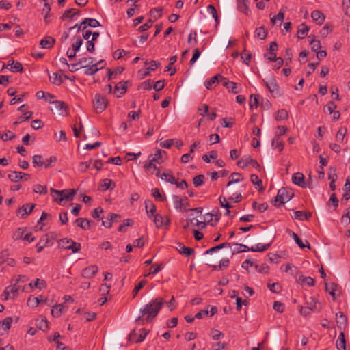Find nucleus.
Here are the masks:
<instances>
[{"instance_id":"61","label":"nucleus","mask_w":350,"mask_h":350,"mask_svg":"<svg viewBox=\"0 0 350 350\" xmlns=\"http://www.w3.org/2000/svg\"><path fill=\"white\" fill-rule=\"evenodd\" d=\"M310 44L312 45L311 49L314 52L319 51L321 47L320 41L316 39L310 40Z\"/></svg>"},{"instance_id":"4","label":"nucleus","mask_w":350,"mask_h":350,"mask_svg":"<svg viewBox=\"0 0 350 350\" xmlns=\"http://www.w3.org/2000/svg\"><path fill=\"white\" fill-rule=\"evenodd\" d=\"M92 103L94 111L97 113H102L109 104L107 98L100 94H96L95 95Z\"/></svg>"},{"instance_id":"26","label":"nucleus","mask_w":350,"mask_h":350,"mask_svg":"<svg viewBox=\"0 0 350 350\" xmlns=\"http://www.w3.org/2000/svg\"><path fill=\"white\" fill-rule=\"evenodd\" d=\"M75 224L83 230H88L90 228V220L83 218H78L75 220Z\"/></svg>"},{"instance_id":"6","label":"nucleus","mask_w":350,"mask_h":350,"mask_svg":"<svg viewBox=\"0 0 350 350\" xmlns=\"http://www.w3.org/2000/svg\"><path fill=\"white\" fill-rule=\"evenodd\" d=\"M105 66L104 62L100 60L96 63L93 62L88 66H83L85 68V74L87 75H93L97 72L100 69L103 68Z\"/></svg>"},{"instance_id":"57","label":"nucleus","mask_w":350,"mask_h":350,"mask_svg":"<svg viewBox=\"0 0 350 350\" xmlns=\"http://www.w3.org/2000/svg\"><path fill=\"white\" fill-rule=\"evenodd\" d=\"M133 220L131 219H125L124 221H123V224H122L119 228H118V231L119 232H124L126 230V227L127 226H131L133 224Z\"/></svg>"},{"instance_id":"35","label":"nucleus","mask_w":350,"mask_h":350,"mask_svg":"<svg viewBox=\"0 0 350 350\" xmlns=\"http://www.w3.org/2000/svg\"><path fill=\"white\" fill-rule=\"evenodd\" d=\"M310 217V213H306L301 211H295L294 215V218L299 220L308 219Z\"/></svg>"},{"instance_id":"53","label":"nucleus","mask_w":350,"mask_h":350,"mask_svg":"<svg viewBox=\"0 0 350 350\" xmlns=\"http://www.w3.org/2000/svg\"><path fill=\"white\" fill-rule=\"evenodd\" d=\"M347 129L345 127L340 128L336 133V139L337 142H342L347 133Z\"/></svg>"},{"instance_id":"38","label":"nucleus","mask_w":350,"mask_h":350,"mask_svg":"<svg viewBox=\"0 0 350 350\" xmlns=\"http://www.w3.org/2000/svg\"><path fill=\"white\" fill-rule=\"evenodd\" d=\"M49 238L47 235H45L44 238L41 239L36 245L38 252H40L48 244Z\"/></svg>"},{"instance_id":"10","label":"nucleus","mask_w":350,"mask_h":350,"mask_svg":"<svg viewBox=\"0 0 350 350\" xmlns=\"http://www.w3.org/2000/svg\"><path fill=\"white\" fill-rule=\"evenodd\" d=\"M263 82L265 84L267 89L273 95L278 96L280 94L279 86L275 79H271L269 81H265L263 80Z\"/></svg>"},{"instance_id":"47","label":"nucleus","mask_w":350,"mask_h":350,"mask_svg":"<svg viewBox=\"0 0 350 350\" xmlns=\"http://www.w3.org/2000/svg\"><path fill=\"white\" fill-rule=\"evenodd\" d=\"M251 182L255 185H257L259 187L260 190H263L264 188L262 187V182L260 179H259L258 176L256 174H252L250 176Z\"/></svg>"},{"instance_id":"34","label":"nucleus","mask_w":350,"mask_h":350,"mask_svg":"<svg viewBox=\"0 0 350 350\" xmlns=\"http://www.w3.org/2000/svg\"><path fill=\"white\" fill-rule=\"evenodd\" d=\"M79 12H80L79 10H75L74 8H71V9L66 10L65 12L62 16L61 18L62 20H64L66 18H71L75 15L79 14Z\"/></svg>"},{"instance_id":"60","label":"nucleus","mask_w":350,"mask_h":350,"mask_svg":"<svg viewBox=\"0 0 350 350\" xmlns=\"http://www.w3.org/2000/svg\"><path fill=\"white\" fill-rule=\"evenodd\" d=\"M146 284L147 281L146 280H142L137 285L135 286L132 292L133 297L137 295L138 291L141 290Z\"/></svg>"},{"instance_id":"28","label":"nucleus","mask_w":350,"mask_h":350,"mask_svg":"<svg viewBox=\"0 0 350 350\" xmlns=\"http://www.w3.org/2000/svg\"><path fill=\"white\" fill-rule=\"evenodd\" d=\"M309 31V27L305 24L301 23L299 25V29L297 33V36L299 39H303Z\"/></svg>"},{"instance_id":"52","label":"nucleus","mask_w":350,"mask_h":350,"mask_svg":"<svg viewBox=\"0 0 350 350\" xmlns=\"http://www.w3.org/2000/svg\"><path fill=\"white\" fill-rule=\"evenodd\" d=\"M219 77H220V75H217L211 77V79H209L208 81H206L204 83L205 87L208 90H211L213 88V85L215 84L216 82L218 81Z\"/></svg>"},{"instance_id":"5","label":"nucleus","mask_w":350,"mask_h":350,"mask_svg":"<svg viewBox=\"0 0 350 350\" xmlns=\"http://www.w3.org/2000/svg\"><path fill=\"white\" fill-rule=\"evenodd\" d=\"M59 246L66 250H72L73 253L78 252L81 249V245L79 243H77L71 239L66 238L59 240Z\"/></svg>"},{"instance_id":"17","label":"nucleus","mask_w":350,"mask_h":350,"mask_svg":"<svg viewBox=\"0 0 350 350\" xmlns=\"http://www.w3.org/2000/svg\"><path fill=\"white\" fill-rule=\"evenodd\" d=\"M311 18L318 25H322L325 19V15L319 10H314L311 13Z\"/></svg>"},{"instance_id":"25","label":"nucleus","mask_w":350,"mask_h":350,"mask_svg":"<svg viewBox=\"0 0 350 350\" xmlns=\"http://www.w3.org/2000/svg\"><path fill=\"white\" fill-rule=\"evenodd\" d=\"M345 344V334L343 332H341L336 341V347L338 350H346Z\"/></svg>"},{"instance_id":"54","label":"nucleus","mask_w":350,"mask_h":350,"mask_svg":"<svg viewBox=\"0 0 350 350\" xmlns=\"http://www.w3.org/2000/svg\"><path fill=\"white\" fill-rule=\"evenodd\" d=\"M94 62V59L92 57H82L79 59L78 64L81 65L80 68H83V66H88V64H91Z\"/></svg>"},{"instance_id":"50","label":"nucleus","mask_w":350,"mask_h":350,"mask_svg":"<svg viewBox=\"0 0 350 350\" xmlns=\"http://www.w3.org/2000/svg\"><path fill=\"white\" fill-rule=\"evenodd\" d=\"M205 177L203 174H200L195 176L193 179V185L196 187H200L204 183Z\"/></svg>"},{"instance_id":"42","label":"nucleus","mask_w":350,"mask_h":350,"mask_svg":"<svg viewBox=\"0 0 350 350\" xmlns=\"http://www.w3.org/2000/svg\"><path fill=\"white\" fill-rule=\"evenodd\" d=\"M164 153H165V151L159 149L154 154L150 155L148 159H151L152 162L159 163V161L161 159L162 154Z\"/></svg>"},{"instance_id":"32","label":"nucleus","mask_w":350,"mask_h":350,"mask_svg":"<svg viewBox=\"0 0 350 350\" xmlns=\"http://www.w3.org/2000/svg\"><path fill=\"white\" fill-rule=\"evenodd\" d=\"M254 35L256 37L260 38V40H264L266 38L267 36V31L265 29L263 26H261L256 29L254 31Z\"/></svg>"},{"instance_id":"14","label":"nucleus","mask_w":350,"mask_h":350,"mask_svg":"<svg viewBox=\"0 0 350 350\" xmlns=\"http://www.w3.org/2000/svg\"><path fill=\"white\" fill-rule=\"evenodd\" d=\"M230 180L227 183V187H228V190L232 192L233 189L232 187V185L235 183L241 182L243 180V176L240 173L234 172L230 175Z\"/></svg>"},{"instance_id":"40","label":"nucleus","mask_w":350,"mask_h":350,"mask_svg":"<svg viewBox=\"0 0 350 350\" xmlns=\"http://www.w3.org/2000/svg\"><path fill=\"white\" fill-rule=\"evenodd\" d=\"M272 146L275 148H278L281 152L284 148V142L280 139V137L275 136L272 140Z\"/></svg>"},{"instance_id":"20","label":"nucleus","mask_w":350,"mask_h":350,"mask_svg":"<svg viewBox=\"0 0 350 350\" xmlns=\"http://www.w3.org/2000/svg\"><path fill=\"white\" fill-rule=\"evenodd\" d=\"M115 186V183L111 179L107 178L102 180L99 184V188L103 191H106L109 189H113Z\"/></svg>"},{"instance_id":"39","label":"nucleus","mask_w":350,"mask_h":350,"mask_svg":"<svg viewBox=\"0 0 350 350\" xmlns=\"http://www.w3.org/2000/svg\"><path fill=\"white\" fill-rule=\"evenodd\" d=\"M271 245V243L268 244L262 245L260 243H258L255 247L252 246L250 247V251L252 252H261L267 250Z\"/></svg>"},{"instance_id":"7","label":"nucleus","mask_w":350,"mask_h":350,"mask_svg":"<svg viewBox=\"0 0 350 350\" xmlns=\"http://www.w3.org/2000/svg\"><path fill=\"white\" fill-rule=\"evenodd\" d=\"M35 204H26L18 208L16 211V215L20 218H26L35 208Z\"/></svg>"},{"instance_id":"64","label":"nucleus","mask_w":350,"mask_h":350,"mask_svg":"<svg viewBox=\"0 0 350 350\" xmlns=\"http://www.w3.org/2000/svg\"><path fill=\"white\" fill-rule=\"evenodd\" d=\"M152 23H153L151 19H149L146 23L141 25L138 28V31L139 32H143V31H146L147 29H148L149 28H150L152 27Z\"/></svg>"},{"instance_id":"22","label":"nucleus","mask_w":350,"mask_h":350,"mask_svg":"<svg viewBox=\"0 0 350 350\" xmlns=\"http://www.w3.org/2000/svg\"><path fill=\"white\" fill-rule=\"evenodd\" d=\"M55 42V40L51 36L44 38L40 40V44L42 48L51 49Z\"/></svg>"},{"instance_id":"8","label":"nucleus","mask_w":350,"mask_h":350,"mask_svg":"<svg viewBox=\"0 0 350 350\" xmlns=\"http://www.w3.org/2000/svg\"><path fill=\"white\" fill-rule=\"evenodd\" d=\"M50 103L51 105V110L54 113L62 114V111L64 110L66 111L68 108L66 104L63 101H59V100L51 101L50 100Z\"/></svg>"},{"instance_id":"3","label":"nucleus","mask_w":350,"mask_h":350,"mask_svg":"<svg viewBox=\"0 0 350 350\" xmlns=\"http://www.w3.org/2000/svg\"><path fill=\"white\" fill-rule=\"evenodd\" d=\"M51 193L55 201L60 204L64 200H71L75 195V189H64L62 191L51 188Z\"/></svg>"},{"instance_id":"13","label":"nucleus","mask_w":350,"mask_h":350,"mask_svg":"<svg viewBox=\"0 0 350 350\" xmlns=\"http://www.w3.org/2000/svg\"><path fill=\"white\" fill-rule=\"evenodd\" d=\"M336 323L338 328L340 329H344L347 323V319L346 316L342 312H338L336 314Z\"/></svg>"},{"instance_id":"46","label":"nucleus","mask_w":350,"mask_h":350,"mask_svg":"<svg viewBox=\"0 0 350 350\" xmlns=\"http://www.w3.org/2000/svg\"><path fill=\"white\" fill-rule=\"evenodd\" d=\"M177 60V56L174 55L170 58V64L168 66L165 67V71H171L170 75H173L176 72V69H172V66L176 62Z\"/></svg>"},{"instance_id":"31","label":"nucleus","mask_w":350,"mask_h":350,"mask_svg":"<svg viewBox=\"0 0 350 350\" xmlns=\"http://www.w3.org/2000/svg\"><path fill=\"white\" fill-rule=\"evenodd\" d=\"M127 90V81H121L117 83L115 86V92L121 90L120 94L118 95V97H120L124 95Z\"/></svg>"},{"instance_id":"51","label":"nucleus","mask_w":350,"mask_h":350,"mask_svg":"<svg viewBox=\"0 0 350 350\" xmlns=\"http://www.w3.org/2000/svg\"><path fill=\"white\" fill-rule=\"evenodd\" d=\"M288 117V111L285 109L279 110L275 116L276 120H286Z\"/></svg>"},{"instance_id":"9","label":"nucleus","mask_w":350,"mask_h":350,"mask_svg":"<svg viewBox=\"0 0 350 350\" xmlns=\"http://www.w3.org/2000/svg\"><path fill=\"white\" fill-rule=\"evenodd\" d=\"M3 68L8 69L13 72H22L23 71L22 64L18 62H15L14 60L8 61L7 64H4Z\"/></svg>"},{"instance_id":"49","label":"nucleus","mask_w":350,"mask_h":350,"mask_svg":"<svg viewBox=\"0 0 350 350\" xmlns=\"http://www.w3.org/2000/svg\"><path fill=\"white\" fill-rule=\"evenodd\" d=\"M252 208L255 210H258L260 213H262L267 209L268 205L266 203L258 204L256 202H253Z\"/></svg>"},{"instance_id":"45","label":"nucleus","mask_w":350,"mask_h":350,"mask_svg":"<svg viewBox=\"0 0 350 350\" xmlns=\"http://www.w3.org/2000/svg\"><path fill=\"white\" fill-rule=\"evenodd\" d=\"M144 168L147 172H150V174H153V172L157 170L156 163L152 162L150 159H148V162L144 165Z\"/></svg>"},{"instance_id":"21","label":"nucleus","mask_w":350,"mask_h":350,"mask_svg":"<svg viewBox=\"0 0 350 350\" xmlns=\"http://www.w3.org/2000/svg\"><path fill=\"white\" fill-rule=\"evenodd\" d=\"M145 208L146 213L149 217H152L156 215V206L150 200L145 201Z\"/></svg>"},{"instance_id":"30","label":"nucleus","mask_w":350,"mask_h":350,"mask_svg":"<svg viewBox=\"0 0 350 350\" xmlns=\"http://www.w3.org/2000/svg\"><path fill=\"white\" fill-rule=\"evenodd\" d=\"M292 237L296 243L299 245L301 248H305L307 247L308 249H310V245L309 244L308 241H306V244L303 243L302 240L298 237V235L295 233L292 232Z\"/></svg>"},{"instance_id":"23","label":"nucleus","mask_w":350,"mask_h":350,"mask_svg":"<svg viewBox=\"0 0 350 350\" xmlns=\"http://www.w3.org/2000/svg\"><path fill=\"white\" fill-rule=\"evenodd\" d=\"M177 250L180 253L185 254L186 256H190L191 254L194 252L193 249L191 247H186L181 243H177Z\"/></svg>"},{"instance_id":"59","label":"nucleus","mask_w":350,"mask_h":350,"mask_svg":"<svg viewBox=\"0 0 350 350\" xmlns=\"http://www.w3.org/2000/svg\"><path fill=\"white\" fill-rule=\"evenodd\" d=\"M29 286L31 288L36 287V288H38L40 289H42V288H44L46 286V283H45V282L44 280H40V279L38 278V279H36V280L34 282V284L31 282L29 284Z\"/></svg>"},{"instance_id":"1","label":"nucleus","mask_w":350,"mask_h":350,"mask_svg":"<svg viewBox=\"0 0 350 350\" xmlns=\"http://www.w3.org/2000/svg\"><path fill=\"white\" fill-rule=\"evenodd\" d=\"M165 303V301L162 297H157L152 299L145 305L143 309L140 310V314L135 321L142 325L150 323L157 316Z\"/></svg>"},{"instance_id":"33","label":"nucleus","mask_w":350,"mask_h":350,"mask_svg":"<svg viewBox=\"0 0 350 350\" xmlns=\"http://www.w3.org/2000/svg\"><path fill=\"white\" fill-rule=\"evenodd\" d=\"M64 308V304H57L55 306H53V309L51 310V314L54 317H59L61 316L62 313V310Z\"/></svg>"},{"instance_id":"24","label":"nucleus","mask_w":350,"mask_h":350,"mask_svg":"<svg viewBox=\"0 0 350 350\" xmlns=\"http://www.w3.org/2000/svg\"><path fill=\"white\" fill-rule=\"evenodd\" d=\"M36 326L42 331H46L49 329V322L45 317H41L36 320Z\"/></svg>"},{"instance_id":"48","label":"nucleus","mask_w":350,"mask_h":350,"mask_svg":"<svg viewBox=\"0 0 350 350\" xmlns=\"http://www.w3.org/2000/svg\"><path fill=\"white\" fill-rule=\"evenodd\" d=\"M25 229L21 228H18L13 234V236H12L13 239L14 240H20V239L23 240V237L25 236Z\"/></svg>"},{"instance_id":"11","label":"nucleus","mask_w":350,"mask_h":350,"mask_svg":"<svg viewBox=\"0 0 350 350\" xmlns=\"http://www.w3.org/2000/svg\"><path fill=\"white\" fill-rule=\"evenodd\" d=\"M98 271V268L96 265H92L85 268L81 273V275L85 278H91L96 275Z\"/></svg>"},{"instance_id":"16","label":"nucleus","mask_w":350,"mask_h":350,"mask_svg":"<svg viewBox=\"0 0 350 350\" xmlns=\"http://www.w3.org/2000/svg\"><path fill=\"white\" fill-rule=\"evenodd\" d=\"M24 176H27L28 178L31 177V176L28 174L17 171H14L11 174H9L8 176V178L13 183H17L23 178Z\"/></svg>"},{"instance_id":"27","label":"nucleus","mask_w":350,"mask_h":350,"mask_svg":"<svg viewBox=\"0 0 350 350\" xmlns=\"http://www.w3.org/2000/svg\"><path fill=\"white\" fill-rule=\"evenodd\" d=\"M18 288L16 286H8L4 291L3 294L5 295V299H8L10 297V294H12V297H14L18 293Z\"/></svg>"},{"instance_id":"55","label":"nucleus","mask_w":350,"mask_h":350,"mask_svg":"<svg viewBox=\"0 0 350 350\" xmlns=\"http://www.w3.org/2000/svg\"><path fill=\"white\" fill-rule=\"evenodd\" d=\"M13 320L11 317H6L0 324L3 327L4 330H8L10 328Z\"/></svg>"},{"instance_id":"15","label":"nucleus","mask_w":350,"mask_h":350,"mask_svg":"<svg viewBox=\"0 0 350 350\" xmlns=\"http://www.w3.org/2000/svg\"><path fill=\"white\" fill-rule=\"evenodd\" d=\"M152 217H154V222L157 228H161L163 226L168 225L170 219L167 217H163L159 214H156Z\"/></svg>"},{"instance_id":"29","label":"nucleus","mask_w":350,"mask_h":350,"mask_svg":"<svg viewBox=\"0 0 350 350\" xmlns=\"http://www.w3.org/2000/svg\"><path fill=\"white\" fill-rule=\"evenodd\" d=\"M219 221V217L217 215H215L213 213H206L204 216V221L208 224L214 226L215 223Z\"/></svg>"},{"instance_id":"19","label":"nucleus","mask_w":350,"mask_h":350,"mask_svg":"<svg viewBox=\"0 0 350 350\" xmlns=\"http://www.w3.org/2000/svg\"><path fill=\"white\" fill-rule=\"evenodd\" d=\"M172 201H173V203H174V207L176 209H178L180 211H187V209L186 208H183V206H185V204L184 202H183V199L179 197L178 196H176V195H173L172 196Z\"/></svg>"},{"instance_id":"43","label":"nucleus","mask_w":350,"mask_h":350,"mask_svg":"<svg viewBox=\"0 0 350 350\" xmlns=\"http://www.w3.org/2000/svg\"><path fill=\"white\" fill-rule=\"evenodd\" d=\"M81 24L88 25L92 27H97L100 26V23L94 18H85Z\"/></svg>"},{"instance_id":"58","label":"nucleus","mask_w":350,"mask_h":350,"mask_svg":"<svg viewBox=\"0 0 350 350\" xmlns=\"http://www.w3.org/2000/svg\"><path fill=\"white\" fill-rule=\"evenodd\" d=\"M152 195L159 201L163 202L166 200L165 197L162 196L158 188H154L152 189Z\"/></svg>"},{"instance_id":"18","label":"nucleus","mask_w":350,"mask_h":350,"mask_svg":"<svg viewBox=\"0 0 350 350\" xmlns=\"http://www.w3.org/2000/svg\"><path fill=\"white\" fill-rule=\"evenodd\" d=\"M156 176L157 177L161 178L162 180H165V181L170 183L171 184L176 183L175 178L173 176L172 173L171 172V171H167L163 174H161L160 172L158 171L156 174Z\"/></svg>"},{"instance_id":"41","label":"nucleus","mask_w":350,"mask_h":350,"mask_svg":"<svg viewBox=\"0 0 350 350\" xmlns=\"http://www.w3.org/2000/svg\"><path fill=\"white\" fill-rule=\"evenodd\" d=\"M238 1V9L245 13V14H247L249 8L247 5V0H237Z\"/></svg>"},{"instance_id":"2","label":"nucleus","mask_w":350,"mask_h":350,"mask_svg":"<svg viewBox=\"0 0 350 350\" xmlns=\"http://www.w3.org/2000/svg\"><path fill=\"white\" fill-rule=\"evenodd\" d=\"M294 196L292 189L282 187L278 190L277 196L273 200L272 203L275 206H279L281 204L288 202Z\"/></svg>"},{"instance_id":"62","label":"nucleus","mask_w":350,"mask_h":350,"mask_svg":"<svg viewBox=\"0 0 350 350\" xmlns=\"http://www.w3.org/2000/svg\"><path fill=\"white\" fill-rule=\"evenodd\" d=\"M82 44L83 40L80 37H77L76 41L72 44L73 51L77 53L79 50Z\"/></svg>"},{"instance_id":"12","label":"nucleus","mask_w":350,"mask_h":350,"mask_svg":"<svg viewBox=\"0 0 350 350\" xmlns=\"http://www.w3.org/2000/svg\"><path fill=\"white\" fill-rule=\"evenodd\" d=\"M292 181L295 185H297L303 188L306 187V184L305 183V177L304 174L301 172H297L294 174L292 177Z\"/></svg>"},{"instance_id":"63","label":"nucleus","mask_w":350,"mask_h":350,"mask_svg":"<svg viewBox=\"0 0 350 350\" xmlns=\"http://www.w3.org/2000/svg\"><path fill=\"white\" fill-rule=\"evenodd\" d=\"M241 57L243 62L248 65L251 59V54L248 51L244 50L241 55Z\"/></svg>"},{"instance_id":"56","label":"nucleus","mask_w":350,"mask_h":350,"mask_svg":"<svg viewBox=\"0 0 350 350\" xmlns=\"http://www.w3.org/2000/svg\"><path fill=\"white\" fill-rule=\"evenodd\" d=\"M33 192L40 194H45L47 193V187L42 185H36L34 186Z\"/></svg>"},{"instance_id":"37","label":"nucleus","mask_w":350,"mask_h":350,"mask_svg":"<svg viewBox=\"0 0 350 350\" xmlns=\"http://www.w3.org/2000/svg\"><path fill=\"white\" fill-rule=\"evenodd\" d=\"M252 158L250 156H245L237 162V165L241 168H244L250 165Z\"/></svg>"},{"instance_id":"44","label":"nucleus","mask_w":350,"mask_h":350,"mask_svg":"<svg viewBox=\"0 0 350 350\" xmlns=\"http://www.w3.org/2000/svg\"><path fill=\"white\" fill-rule=\"evenodd\" d=\"M51 81L57 85H59L63 83L62 75L57 73H53V76H49Z\"/></svg>"},{"instance_id":"36","label":"nucleus","mask_w":350,"mask_h":350,"mask_svg":"<svg viewBox=\"0 0 350 350\" xmlns=\"http://www.w3.org/2000/svg\"><path fill=\"white\" fill-rule=\"evenodd\" d=\"M258 98L259 96L257 94H252L250 96L249 105L251 109H256L258 107Z\"/></svg>"}]
</instances>
